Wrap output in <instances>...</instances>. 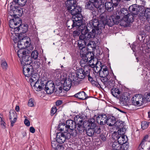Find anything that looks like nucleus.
Masks as SVG:
<instances>
[{"label":"nucleus","instance_id":"obj_1","mask_svg":"<svg viewBox=\"0 0 150 150\" xmlns=\"http://www.w3.org/2000/svg\"><path fill=\"white\" fill-rule=\"evenodd\" d=\"M101 20H99L96 17L93 18L92 19L87 23L83 33L93 39L97 36L96 35H100L101 33L100 30L103 29V27L104 26Z\"/></svg>","mask_w":150,"mask_h":150},{"label":"nucleus","instance_id":"obj_2","mask_svg":"<svg viewBox=\"0 0 150 150\" xmlns=\"http://www.w3.org/2000/svg\"><path fill=\"white\" fill-rule=\"evenodd\" d=\"M76 3V1L74 0H71L67 2V8L68 11L72 16L71 21L82 16V8Z\"/></svg>","mask_w":150,"mask_h":150},{"label":"nucleus","instance_id":"obj_3","mask_svg":"<svg viewBox=\"0 0 150 150\" xmlns=\"http://www.w3.org/2000/svg\"><path fill=\"white\" fill-rule=\"evenodd\" d=\"M23 13V9L19 6H13L11 5L9 11L11 18L9 20V24H11L12 26V24L16 22H20L21 21L20 17L22 16Z\"/></svg>","mask_w":150,"mask_h":150},{"label":"nucleus","instance_id":"obj_4","mask_svg":"<svg viewBox=\"0 0 150 150\" xmlns=\"http://www.w3.org/2000/svg\"><path fill=\"white\" fill-rule=\"evenodd\" d=\"M91 66L89 65H85L83 69H78L76 73L72 74L76 81H79V83L81 81L79 79H84L87 75H89L90 73Z\"/></svg>","mask_w":150,"mask_h":150},{"label":"nucleus","instance_id":"obj_5","mask_svg":"<svg viewBox=\"0 0 150 150\" xmlns=\"http://www.w3.org/2000/svg\"><path fill=\"white\" fill-rule=\"evenodd\" d=\"M22 21L20 22H16L11 26V24H9L10 27L14 29V32L18 33L21 35L25 36V33L28 31V26L26 24H21Z\"/></svg>","mask_w":150,"mask_h":150},{"label":"nucleus","instance_id":"obj_6","mask_svg":"<svg viewBox=\"0 0 150 150\" xmlns=\"http://www.w3.org/2000/svg\"><path fill=\"white\" fill-rule=\"evenodd\" d=\"M84 18L81 16V18H76L75 19H73L71 21L72 23L71 25L72 28L71 29H72L75 27L77 28L79 30L81 31V33H83L84 31L86 26L85 24V20L84 19Z\"/></svg>","mask_w":150,"mask_h":150},{"label":"nucleus","instance_id":"obj_7","mask_svg":"<svg viewBox=\"0 0 150 150\" xmlns=\"http://www.w3.org/2000/svg\"><path fill=\"white\" fill-rule=\"evenodd\" d=\"M17 54L18 57H22L21 59H20V61L22 66L25 65L30 64L32 62L31 57H30V54L26 51H22V50H18Z\"/></svg>","mask_w":150,"mask_h":150},{"label":"nucleus","instance_id":"obj_8","mask_svg":"<svg viewBox=\"0 0 150 150\" xmlns=\"http://www.w3.org/2000/svg\"><path fill=\"white\" fill-rule=\"evenodd\" d=\"M93 39L86 34L81 33V34L79 36V40L78 42L79 47L81 49V48L84 47V46L87 45L88 42Z\"/></svg>","mask_w":150,"mask_h":150},{"label":"nucleus","instance_id":"obj_9","mask_svg":"<svg viewBox=\"0 0 150 150\" xmlns=\"http://www.w3.org/2000/svg\"><path fill=\"white\" fill-rule=\"evenodd\" d=\"M63 83V87L64 88L66 86L69 87V88L71 87L72 83H73L74 85H77L79 84V81H76V79L73 76L72 74L70 76H69L68 78H64L62 79Z\"/></svg>","mask_w":150,"mask_h":150},{"label":"nucleus","instance_id":"obj_10","mask_svg":"<svg viewBox=\"0 0 150 150\" xmlns=\"http://www.w3.org/2000/svg\"><path fill=\"white\" fill-rule=\"evenodd\" d=\"M136 8L137 10L140 11L142 10L145 13L146 17H147L148 18H150V8L145 9L143 6H140L137 4H134L130 6V9L132 11H134Z\"/></svg>","mask_w":150,"mask_h":150},{"label":"nucleus","instance_id":"obj_11","mask_svg":"<svg viewBox=\"0 0 150 150\" xmlns=\"http://www.w3.org/2000/svg\"><path fill=\"white\" fill-rule=\"evenodd\" d=\"M23 66V72L25 77H28L31 76L34 73V70L33 66L30 64L25 65Z\"/></svg>","mask_w":150,"mask_h":150},{"label":"nucleus","instance_id":"obj_12","mask_svg":"<svg viewBox=\"0 0 150 150\" xmlns=\"http://www.w3.org/2000/svg\"><path fill=\"white\" fill-rule=\"evenodd\" d=\"M100 19L101 20L102 23H103L104 26L103 27V29L105 28V25H107L109 26L112 27L115 24L112 18H110V16L109 18H107V16H104L100 15L99 16Z\"/></svg>","mask_w":150,"mask_h":150},{"label":"nucleus","instance_id":"obj_13","mask_svg":"<svg viewBox=\"0 0 150 150\" xmlns=\"http://www.w3.org/2000/svg\"><path fill=\"white\" fill-rule=\"evenodd\" d=\"M69 135V134H67V132H64V133L60 132L57 133L56 137V140L57 142L60 144H62L65 141L66 139H70Z\"/></svg>","mask_w":150,"mask_h":150},{"label":"nucleus","instance_id":"obj_14","mask_svg":"<svg viewBox=\"0 0 150 150\" xmlns=\"http://www.w3.org/2000/svg\"><path fill=\"white\" fill-rule=\"evenodd\" d=\"M45 90L48 94H51L54 91L56 92L57 89L55 88L54 83L51 81H48L47 84L44 87Z\"/></svg>","mask_w":150,"mask_h":150},{"label":"nucleus","instance_id":"obj_15","mask_svg":"<svg viewBox=\"0 0 150 150\" xmlns=\"http://www.w3.org/2000/svg\"><path fill=\"white\" fill-rule=\"evenodd\" d=\"M118 135L117 137V141L119 142L120 144H122L123 146H124L123 149L124 150H127L129 148V143L127 142V140H125V135Z\"/></svg>","mask_w":150,"mask_h":150},{"label":"nucleus","instance_id":"obj_16","mask_svg":"<svg viewBox=\"0 0 150 150\" xmlns=\"http://www.w3.org/2000/svg\"><path fill=\"white\" fill-rule=\"evenodd\" d=\"M130 6L129 7V10L130 12H134V13L133 14L135 15H137L139 13V15L138 16V18L139 19L142 20V21H145V20L148 18L147 17H146V15L145 13L142 11H140L139 10H137V8L135 9V10L132 11L130 9Z\"/></svg>","mask_w":150,"mask_h":150},{"label":"nucleus","instance_id":"obj_17","mask_svg":"<svg viewBox=\"0 0 150 150\" xmlns=\"http://www.w3.org/2000/svg\"><path fill=\"white\" fill-rule=\"evenodd\" d=\"M17 114L14 110L11 109L9 112V116L11 122V126L13 127L14 124L16 122L17 120Z\"/></svg>","mask_w":150,"mask_h":150},{"label":"nucleus","instance_id":"obj_18","mask_svg":"<svg viewBox=\"0 0 150 150\" xmlns=\"http://www.w3.org/2000/svg\"><path fill=\"white\" fill-rule=\"evenodd\" d=\"M85 7L86 9L91 11L93 14L94 15H95L97 11H98L99 9L98 7L96 6L93 2L91 1H88L86 3Z\"/></svg>","mask_w":150,"mask_h":150},{"label":"nucleus","instance_id":"obj_19","mask_svg":"<svg viewBox=\"0 0 150 150\" xmlns=\"http://www.w3.org/2000/svg\"><path fill=\"white\" fill-rule=\"evenodd\" d=\"M92 65L93 66L92 67H93L95 72L97 74H99L103 67H107V66L105 65H102L101 62L98 61L97 62L95 65L94 63H92Z\"/></svg>","mask_w":150,"mask_h":150},{"label":"nucleus","instance_id":"obj_20","mask_svg":"<svg viewBox=\"0 0 150 150\" xmlns=\"http://www.w3.org/2000/svg\"><path fill=\"white\" fill-rule=\"evenodd\" d=\"M95 52H94L93 51H89L86 53H82V57H84L89 61V62L91 63L92 62V61H94L93 59H94V54Z\"/></svg>","mask_w":150,"mask_h":150},{"label":"nucleus","instance_id":"obj_21","mask_svg":"<svg viewBox=\"0 0 150 150\" xmlns=\"http://www.w3.org/2000/svg\"><path fill=\"white\" fill-rule=\"evenodd\" d=\"M121 16L118 14L117 11H114L112 14L110 16V18H112L115 24H118L120 20Z\"/></svg>","mask_w":150,"mask_h":150},{"label":"nucleus","instance_id":"obj_22","mask_svg":"<svg viewBox=\"0 0 150 150\" xmlns=\"http://www.w3.org/2000/svg\"><path fill=\"white\" fill-rule=\"evenodd\" d=\"M122 89L118 87L113 88L111 90V93L114 97L117 98L122 93Z\"/></svg>","mask_w":150,"mask_h":150},{"label":"nucleus","instance_id":"obj_23","mask_svg":"<svg viewBox=\"0 0 150 150\" xmlns=\"http://www.w3.org/2000/svg\"><path fill=\"white\" fill-rule=\"evenodd\" d=\"M30 78V81L31 83L32 82H35V84L34 85V87H37V84H39L40 80L39 79V76L38 75L37 73H34L31 75Z\"/></svg>","mask_w":150,"mask_h":150},{"label":"nucleus","instance_id":"obj_24","mask_svg":"<svg viewBox=\"0 0 150 150\" xmlns=\"http://www.w3.org/2000/svg\"><path fill=\"white\" fill-rule=\"evenodd\" d=\"M66 126L65 127V131L69 130V129H71L72 128H75V123L72 120H67L66 122Z\"/></svg>","mask_w":150,"mask_h":150},{"label":"nucleus","instance_id":"obj_25","mask_svg":"<svg viewBox=\"0 0 150 150\" xmlns=\"http://www.w3.org/2000/svg\"><path fill=\"white\" fill-rule=\"evenodd\" d=\"M86 95L84 91H82L75 94L73 96L79 99L84 100L89 97L88 96H86Z\"/></svg>","mask_w":150,"mask_h":150},{"label":"nucleus","instance_id":"obj_26","mask_svg":"<svg viewBox=\"0 0 150 150\" xmlns=\"http://www.w3.org/2000/svg\"><path fill=\"white\" fill-rule=\"evenodd\" d=\"M116 121V119L114 116H108L107 117V124L110 127L113 126L115 124Z\"/></svg>","mask_w":150,"mask_h":150},{"label":"nucleus","instance_id":"obj_27","mask_svg":"<svg viewBox=\"0 0 150 150\" xmlns=\"http://www.w3.org/2000/svg\"><path fill=\"white\" fill-rule=\"evenodd\" d=\"M117 98L119 99L120 102L121 103H127L129 100V98L127 95L126 92H125L122 94L121 93Z\"/></svg>","mask_w":150,"mask_h":150},{"label":"nucleus","instance_id":"obj_28","mask_svg":"<svg viewBox=\"0 0 150 150\" xmlns=\"http://www.w3.org/2000/svg\"><path fill=\"white\" fill-rule=\"evenodd\" d=\"M86 45H87V48L84 47L81 48V55L82 53H86V52H87L88 51H90L89 47H91L93 50H94L96 49V47H95L94 45H93V47L92 46L91 43L89 42Z\"/></svg>","mask_w":150,"mask_h":150},{"label":"nucleus","instance_id":"obj_29","mask_svg":"<svg viewBox=\"0 0 150 150\" xmlns=\"http://www.w3.org/2000/svg\"><path fill=\"white\" fill-rule=\"evenodd\" d=\"M100 0H94L92 2L97 7H98L99 9H98V11L100 13H103L104 11H103V8H102L101 6L103 7V5H102L100 3Z\"/></svg>","mask_w":150,"mask_h":150},{"label":"nucleus","instance_id":"obj_30","mask_svg":"<svg viewBox=\"0 0 150 150\" xmlns=\"http://www.w3.org/2000/svg\"><path fill=\"white\" fill-rule=\"evenodd\" d=\"M130 12L132 14H131L130 13H129L127 15H126V16L124 17V19L127 21H128L129 24L133 22L134 20V17L133 15H134L133 13H134L133 12Z\"/></svg>","mask_w":150,"mask_h":150},{"label":"nucleus","instance_id":"obj_31","mask_svg":"<svg viewBox=\"0 0 150 150\" xmlns=\"http://www.w3.org/2000/svg\"><path fill=\"white\" fill-rule=\"evenodd\" d=\"M100 117L101 119L100 120L99 124L100 125H105L107 122V116L104 114H101Z\"/></svg>","mask_w":150,"mask_h":150},{"label":"nucleus","instance_id":"obj_32","mask_svg":"<svg viewBox=\"0 0 150 150\" xmlns=\"http://www.w3.org/2000/svg\"><path fill=\"white\" fill-rule=\"evenodd\" d=\"M119 142H114L112 144V147L113 149L124 150L123 149L124 146L122 144L120 143Z\"/></svg>","mask_w":150,"mask_h":150},{"label":"nucleus","instance_id":"obj_33","mask_svg":"<svg viewBox=\"0 0 150 150\" xmlns=\"http://www.w3.org/2000/svg\"><path fill=\"white\" fill-rule=\"evenodd\" d=\"M105 7L106 10L110 12L114 10V6L112 4L111 1H107L105 4Z\"/></svg>","mask_w":150,"mask_h":150},{"label":"nucleus","instance_id":"obj_34","mask_svg":"<svg viewBox=\"0 0 150 150\" xmlns=\"http://www.w3.org/2000/svg\"><path fill=\"white\" fill-rule=\"evenodd\" d=\"M99 76L100 77H104L108 76V71L107 67H103L100 72L99 74Z\"/></svg>","mask_w":150,"mask_h":150},{"label":"nucleus","instance_id":"obj_35","mask_svg":"<svg viewBox=\"0 0 150 150\" xmlns=\"http://www.w3.org/2000/svg\"><path fill=\"white\" fill-rule=\"evenodd\" d=\"M47 81L45 80L41 79L40 81V85H38V87H37V90H36L37 91H40L44 89H45L44 87L47 84Z\"/></svg>","mask_w":150,"mask_h":150},{"label":"nucleus","instance_id":"obj_36","mask_svg":"<svg viewBox=\"0 0 150 150\" xmlns=\"http://www.w3.org/2000/svg\"><path fill=\"white\" fill-rule=\"evenodd\" d=\"M16 37H14L13 38V40L15 43H18V42L22 40H23V36L19 34L18 33L14 32Z\"/></svg>","mask_w":150,"mask_h":150},{"label":"nucleus","instance_id":"obj_37","mask_svg":"<svg viewBox=\"0 0 150 150\" xmlns=\"http://www.w3.org/2000/svg\"><path fill=\"white\" fill-rule=\"evenodd\" d=\"M118 14H120L121 17L126 16V15L128 14V11L126 8H121L120 11H117Z\"/></svg>","mask_w":150,"mask_h":150},{"label":"nucleus","instance_id":"obj_38","mask_svg":"<svg viewBox=\"0 0 150 150\" xmlns=\"http://www.w3.org/2000/svg\"><path fill=\"white\" fill-rule=\"evenodd\" d=\"M17 46L18 48L19 49L18 50H22V51H25L24 50H23V49L27 48L25 44V42L23 40H21L18 42Z\"/></svg>","mask_w":150,"mask_h":150},{"label":"nucleus","instance_id":"obj_39","mask_svg":"<svg viewBox=\"0 0 150 150\" xmlns=\"http://www.w3.org/2000/svg\"><path fill=\"white\" fill-rule=\"evenodd\" d=\"M66 124L65 123H59L58 126V129L60 132H62V133L66 132L65 131Z\"/></svg>","mask_w":150,"mask_h":150},{"label":"nucleus","instance_id":"obj_40","mask_svg":"<svg viewBox=\"0 0 150 150\" xmlns=\"http://www.w3.org/2000/svg\"><path fill=\"white\" fill-rule=\"evenodd\" d=\"M74 129V128H72L67 131V134H70V138L71 137V135L73 137H75L76 136L77 134V130L76 129Z\"/></svg>","mask_w":150,"mask_h":150},{"label":"nucleus","instance_id":"obj_41","mask_svg":"<svg viewBox=\"0 0 150 150\" xmlns=\"http://www.w3.org/2000/svg\"><path fill=\"white\" fill-rule=\"evenodd\" d=\"M119 23L120 25L124 27H129L130 25V24L127 21L124 19V17L122 18V19H120Z\"/></svg>","mask_w":150,"mask_h":150},{"label":"nucleus","instance_id":"obj_42","mask_svg":"<svg viewBox=\"0 0 150 150\" xmlns=\"http://www.w3.org/2000/svg\"><path fill=\"white\" fill-rule=\"evenodd\" d=\"M124 122L123 121L120 120H117L116 121L115 124L114 126L117 127V129H119L122 127H124Z\"/></svg>","mask_w":150,"mask_h":150},{"label":"nucleus","instance_id":"obj_43","mask_svg":"<svg viewBox=\"0 0 150 150\" xmlns=\"http://www.w3.org/2000/svg\"><path fill=\"white\" fill-rule=\"evenodd\" d=\"M145 37L146 34L143 31H141L137 35V38L139 40L141 41L142 40H145Z\"/></svg>","mask_w":150,"mask_h":150},{"label":"nucleus","instance_id":"obj_44","mask_svg":"<svg viewBox=\"0 0 150 150\" xmlns=\"http://www.w3.org/2000/svg\"><path fill=\"white\" fill-rule=\"evenodd\" d=\"M138 97L139 98V101L140 105H141L142 104L146 103V101L145 100L144 97V96H142L141 94H138Z\"/></svg>","mask_w":150,"mask_h":150},{"label":"nucleus","instance_id":"obj_45","mask_svg":"<svg viewBox=\"0 0 150 150\" xmlns=\"http://www.w3.org/2000/svg\"><path fill=\"white\" fill-rule=\"evenodd\" d=\"M38 53L37 50H34L32 52L31 54V60L32 59H36L38 57Z\"/></svg>","mask_w":150,"mask_h":150},{"label":"nucleus","instance_id":"obj_46","mask_svg":"<svg viewBox=\"0 0 150 150\" xmlns=\"http://www.w3.org/2000/svg\"><path fill=\"white\" fill-rule=\"evenodd\" d=\"M126 129L125 128L122 127L118 129L117 132L118 135H123L125 134Z\"/></svg>","mask_w":150,"mask_h":150},{"label":"nucleus","instance_id":"obj_47","mask_svg":"<svg viewBox=\"0 0 150 150\" xmlns=\"http://www.w3.org/2000/svg\"><path fill=\"white\" fill-rule=\"evenodd\" d=\"M150 122H149L144 121H142L141 123L142 128L143 129H144L147 128L149 125Z\"/></svg>","mask_w":150,"mask_h":150},{"label":"nucleus","instance_id":"obj_48","mask_svg":"<svg viewBox=\"0 0 150 150\" xmlns=\"http://www.w3.org/2000/svg\"><path fill=\"white\" fill-rule=\"evenodd\" d=\"M1 65L3 70H6L8 68L7 64L5 60H2L1 62Z\"/></svg>","mask_w":150,"mask_h":150},{"label":"nucleus","instance_id":"obj_49","mask_svg":"<svg viewBox=\"0 0 150 150\" xmlns=\"http://www.w3.org/2000/svg\"><path fill=\"white\" fill-rule=\"evenodd\" d=\"M106 135L105 133H102L99 136V139L100 141L104 142L106 140Z\"/></svg>","mask_w":150,"mask_h":150},{"label":"nucleus","instance_id":"obj_50","mask_svg":"<svg viewBox=\"0 0 150 150\" xmlns=\"http://www.w3.org/2000/svg\"><path fill=\"white\" fill-rule=\"evenodd\" d=\"M89 62V61L88 60H87V59H86L85 57V59H84L83 58L82 60H81L80 61V65H81V67L83 66L84 67L85 65H89L90 66V64H88V65H86V63L87 62ZM88 63H87V64Z\"/></svg>","mask_w":150,"mask_h":150},{"label":"nucleus","instance_id":"obj_51","mask_svg":"<svg viewBox=\"0 0 150 150\" xmlns=\"http://www.w3.org/2000/svg\"><path fill=\"white\" fill-rule=\"evenodd\" d=\"M94 134H99L101 132V129L100 126H97L93 129Z\"/></svg>","mask_w":150,"mask_h":150},{"label":"nucleus","instance_id":"obj_52","mask_svg":"<svg viewBox=\"0 0 150 150\" xmlns=\"http://www.w3.org/2000/svg\"><path fill=\"white\" fill-rule=\"evenodd\" d=\"M33 64V66L35 67V68L36 69H38L40 67L41 64L40 62V60H37L35 61Z\"/></svg>","mask_w":150,"mask_h":150},{"label":"nucleus","instance_id":"obj_53","mask_svg":"<svg viewBox=\"0 0 150 150\" xmlns=\"http://www.w3.org/2000/svg\"><path fill=\"white\" fill-rule=\"evenodd\" d=\"M94 133L93 129L89 128L87 130V135L89 137H92L94 135Z\"/></svg>","mask_w":150,"mask_h":150},{"label":"nucleus","instance_id":"obj_54","mask_svg":"<svg viewBox=\"0 0 150 150\" xmlns=\"http://www.w3.org/2000/svg\"><path fill=\"white\" fill-rule=\"evenodd\" d=\"M146 141V139L143 138L141 143L139 145V147H140L139 150H142L145 146L144 142Z\"/></svg>","mask_w":150,"mask_h":150},{"label":"nucleus","instance_id":"obj_55","mask_svg":"<svg viewBox=\"0 0 150 150\" xmlns=\"http://www.w3.org/2000/svg\"><path fill=\"white\" fill-rule=\"evenodd\" d=\"M145 100L146 101H150V93L146 92L144 95Z\"/></svg>","mask_w":150,"mask_h":150},{"label":"nucleus","instance_id":"obj_56","mask_svg":"<svg viewBox=\"0 0 150 150\" xmlns=\"http://www.w3.org/2000/svg\"><path fill=\"white\" fill-rule=\"evenodd\" d=\"M18 4L20 6H23L26 4L27 0H17Z\"/></svg>","mask_w":150,"mask_h":150},{"label":"nucleus","instance_id":"obj_57","mask_svg":"<svg viewBox=\"0 0 150 150\" xmlns=\"http://www.w3.org/2000/svg\"><path fill=\"white\" fill-rule=\"evenodd\" d=\"M57 110L56 107L55 106H53L51 109V116H52L54 115L56 112Z\"/></svg>","mask_w":150,"mask_h":150},{"label":"nucleus","instance_id":"obj_58","mask_svg":"<svg viewBox=\"0 0 150 150\" xmlns=\"http://www.w3.org/2000/svg\"><path fill=\"white\" fill-rule=\"evenodd\" d=\"M77 29L76 30H74L73 32V35L74 36H76L79 35L80 33V32L81 31L79 30V29L76 27H75Z\"/></svg>","mask_w":150,"mask_h":150},{"label":"nucleus","instance_id":"obj_59","mask_svg":"<svg viewBox=\"0 0 150 150\" xmlns=\"http://www.w3.org/2000/svg\"><path fill=\"white\" fill-rule=\"evenodd\" d=\"M82 117L79 115H77L74 117V122L75 123H79V121Z\"/></svg>","mask_w":150,"mask_h":150},{"label":"nucleus","instance_id":"obj_60","mask_svg":"<svg viewBox=\"0 0 150 150\" xmlns=\"http://www.w3.org/2000/svg\"><path fill=\"white\" fill-rule=\"evenodd\" d=\"M107 76H106V77H100V79L101 81L104 83V84H105L106 83L107 81H108V79L107 77Z\"/></svg>","mask_w":150,"mask_h":150},{"label":"nucleus","instance_id":"obj_61","mask_svg":"<svg viewBox=\"0 0 150 150\" xmlns=\"http://www.w3.org/2000/svg\"><path fill=\"white\" fill-rule=\"evenodd\" d=\"M96 81H96L93 80V81H91V83L93 86H95L98 88H99L100 86L98 82L97 81V79Z\"/></svg>","mask_w":150,"mask_h":150},{"label":"nucleus","instance_id":"obj_62","mask_svg":"<svg viewBox=\"0 0 150 150\" xmlns=\"http://www.w3.org/2000/svg\"><path fill=\"white\" fill-rule=\"evenodd\" d=\"M25 36H23V40H22L23 41L25 42V44L27 48L28 47H29V46L30 44V42L29 41L27 40L25 38Z\"/></svg>","mask_w":150,"mask_h":150},{"label":"nucleus","instance_id":"obj_63","mask_svg":"<svg viewBox=\"0 0 150 150\" xmlns=\"http://www.w3.org/2000/svg\"><path fill=\"white\" fill-rule=\"evenodd\" d=\"M110 1L112 3V4L115 7H116L119 3L117 0H111Z\"/></svg>","mask_w":150,"mask_h":150},{"label":"nucleus","instance_id":"obj_64","mask_svg":"<svg viewBox=\"0 0 150 150\" xmlns=\"http://www.w3.org/2000/svg\"><path fill=\"white\" fill-rule=\"evenodd\" d=\"M28 105L29 106L32 107L34 106L33 100L30 98L28 101Z\"/></svg>","mask_w":150,"mask_h":150}]
</instances>
